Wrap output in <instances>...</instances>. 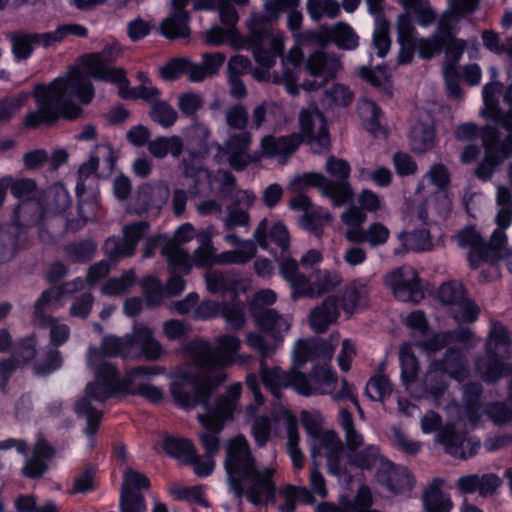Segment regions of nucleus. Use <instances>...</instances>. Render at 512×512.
Wrapping results in <instances>:
<instances>
[{
  "label": "nucleus",
  "instance_id": "nucleus-1",
  "mask_svg": "<svg viewBox=\"0 0 512 512\" xmlns=\"http://www.w3.org/2000/svg\"><path fill=\"white\" fill-rule=\"evenodd\" d=\"M249 0H194L196 11H217L221 24H215L204 32V41L211 46L228 43L235 50L251 51L257 67L252 70V77L258 82L283 84L286 91L295 96L300 88L316 92L327 86L341 69L340 59L333 54L314 52L305 63V70L312 80L306 79L301 86L297 84L298 73L303 61V52L299 44L311 40L313 31L300 32L302 13L293 8L287 16L288 28L292 31L296 45L283 56L285 34L279 30L269 29L266 17L253 12L246 20L249 31L243 36L238 28L239 14L236 6H246Z\"/></svg>",
  "mask_w": 512,
  "mask_h": 512
},
{
  "label": "nucleus",
  "instance_id": "nucleus-2",
  "mask_svg": "<svg viewBox=\"0 0 512 512\" xmlns=\"http://www.w3.org/2000/svg\"><path fill=\"white\" fill-rule=\"evenodd\" d=\"M119 51V46L113 44L105 46L100 52L85 54L79 57L76 66L71 67L64 75L57 77L50 84L36 85L33 95L37 103V110L26 115L25 126L35 128L42 123H52L59 118L75 119L79 117L82 109L75 101L84 105L88 104L95 94L91 81L83 73L95 79L118 85L124 71L112 69L110 66Z\"/></svg>",
  "mask_w": 512,
  "mask_h": 512
},
{
  "label": "nucleus",
  "instance_id": "nucleus-3",
  "mask_svg": "<svg viewBox=\"0 0 512 512\" xmlns=\"http://www.w3.org/2000/svg\"><path fill=\"white\" fill-rule=\"evenodd\" d=\"M87 362L95 375V381L87 384L85 395L76 402L74 410L79 417L86 418L85 434L92 448L102 419V411L93 403L102 404L121 394L142 396L152 403H160L164 399L163 390L151 384L150 379L164 371L160 367L140 366L121 377L115 366L110 361H105L101 351L92 349L88 350Z\"/></svg>",
  "mask_w": 512,
  "mask_h": 512
},
{
  "label": "nucleus",
  "instance_id": "nucleus-4",
  "mask_svg": "<svg viewBox=\"0 0 512 512\" xmlns=\"http://www.w3.org/2000/svg\"><path fill=\"white\" fill-rule=\"evenodd\" d=\"M338 335L330 339L309 337L298 339L292 350L293 366L284 371L280 367H268L260 363V376L264 386L275 397L282 388L292 387L303 396L331 393L336 384V372L328 362L332 359Z\"/></svg>",
  "mask_w": 512,
  "mask_h": 512
},
{
  "label": "nucleus",
  "instance_id": "nucleus-5",
  "mask_svg": "<svg viewBox=\"0 0 512 512\" xmlns=\"http://www.w3.org/2000/svg\"><path fill=\"white\" fill-rule=\"evenodd\" d=\"M195 381H189L185 375H178L170 384V394L174 403L185 410L201 405L205 412L198 415L200 424L207 432L200 434V442L206 456L214 457L219 450L218 433L225 423L233 419L242 392L240 382L231 384L224 396L214 399V394L201 392Z\"/></svg>",
  "mask_w": 512,
  "mask_h": 512
},
{
  "label": "nucleus",
  "instance_id": "nucleus-6",
  "mask_svg": "<svg viewBox=\"0 0 512 512\" xmlns=\"http://www.w3.org/2000/svg\"><path fill=\"white\" fill-rule=\"evenodd\" d=\"M224 467L230 490L239 505L243 496L253 505L266 504L274 498L276 486L273 477L276 468L258 464L243 435L228 441Z\"/></svg>",
  "mask_w": 512,
  "mask_h": 512
},
{
  "label": "nucleus",
  "instance_id": "nucleus-7",
  "mask_svg": "<svg viewBox=\"0 0 512 512\" xmlns=\"http://www.w3.org/2000/svg\"><path fill=\"white\" fill-rule=\"evenodd\" d=\"M213 349L208 340L193 339L184 346V352L197 374H192L188 366H179L170 373L171 382L178 375H185L189 381L199 384L201 392L214 394L215 389L226 379L225 367L232 364L240 349L237 336L221 334L215 340Z\"/></svg>",
  "mask_w": 512,
  "mask_h": 512
},
{
  "label": "nucleus",
  "instance_id": "nucleus-8",
  "mask_svg": "<svg viewBox=\"0 0 512 512\" xmlns=\"http://www.w3.org/2000/svg\"><path fill=\"white\" fill-rule=\"evenodd\" d=\"M84 286L85 281L81 278H76L60 287H52L44 291L35 304V317L38 325L42 328L50 329L51 343L54 347H58L66 342L70 329L65 323L44 315V311L60 308L73 293L82 290ZM61 365L62 358L59 351L56 348H48L45 359H37L34 369L38 375H47L59 369Z\"/></svg>",
  "mask_w": 512,
  "mask_h": 512
},
{
  "label": "nucleus",
  "instance_id": "nucleus-9",
  "mask_svg": "<svg viewBox=\"0 0 512 512\" xmlns=\"http://www.w3.org/2000/svg\"><path fill=\"white\" fill-rule=\"evenodd\" d=\"M19 199V204L13 211L11 222L0 227V263L11 260L16 254L20 243L26 239L24 218H29L40 208L38 199L33 197L36 183L32 179H13L11 176L0 178V207L3 204L7 190Z\"/></svg>",
  "mask_w": 512,
  "mask_h": 512
},
{
  "label": "nucleus",
  "instance_id": "nucleus-10",
  "mask_svg": "<svg viewBox=\"0 0 512 512\" xmlns=\"http://www.w3.org/2000/svg\"><path fill=\"white\" fill-rule=\"evenodd\" d=\"M301 134L293 133L276 138L267 135L261 140V152L264 157L275 158L285 164L287 159L307 140L314 153H325L330 148V135L325 116L317 107L303 109L299 117Z\"/></svg>",
  "mask_w": 512,
  "mask_h": 512
},
{
  "label": "nucleus",
  "instance_id": "nucleus-11",
  "mask_svg": "<svg viewBox=\"0 0 512 512\" xmlns=\"http://www.w3.org/2000/svg\"><path fill=\"white\" fill-rule=\"evenodd\" d=\"M116 158V153L110 144H99L92 152L90 159L79 167L75 192L80 218L67 220V230H79L90 219L91 214L98 212L100 204L97 179L113 171Z\"/></svg>",
  "mask_w": 512,
  "mask_h": 512
},
{
  "label": "nucleus",
  "instance_id": "nucleus-12",
  "mask_svg": "<svg viewBox=\"0 0 512 512\" xmlns=\"http://www.w3.org/2000/svg\"><path fill=\"white\" fill-rule=\"evenodd\" d=\"M450 174L442 163L433 164L418 183L414 200L406 202L407 211L416 214L422 224L431 226L443 222L449 215L452 199L447 190Z\"/></svg>",
  "mask_w": 512,
  "mask_h": 512
},
{
  "label": "nucleus",
  "instance_id": "nucleus-13",
  "mask_svg": "<svg viewBox=\"0 0 512 512\" xmlns=\"http://www.w3.org/2000/svg\"><path fill=\"white\" fill-rule=\"evenodd\" d=\"M496 201L501 209L498 211L495 222L497 228L493 231L491 239L486 243L481 234L473 226H468L457 235L458 244L469 248L468 262L471 268H478L482 263H494L501 257L500 246L506 242L505 230L512 222V192L504 185L497 186Z\"/></svg>",
  "mask_w": 512,
  "mask_h": 512
},
{
  "label": "nucleus",
  "instance_id": "nucleus-14",
  "mask_svg": "<svg viewBox=\"0 0 512 512\" xmlns=\"http://www.w3.org/2000/svg\"><path fill=\"white\" fill-rule=\"evenodd\" d=\"M277 300V294L272 289L257 291L249 304L250 313L257 327L267 333L272 340H266L258 332H249L246 342L250 348L262 357L272 356L282 344L291 327V317L279 314L275 309L268 308Z\"/></svg>",
  "mask_w": 512,
  "mask_h": 512
},
{
  "label": "nucleus",
  "instance_id": "nucleus-15",
  "mask_svg": "<svg viewBox=\"0 0 512 512\" xmlns=\"http://www.w3.org/2000/svg\"><path fill=\"white\" fill-rule=\"evenodd\" d=\"M508 400L512 404V379L509 383ZM444 409L450 419L465 418L472 427L477 426L484 416L498 426L512 421V408L506 402L483 403V388L479 383H468L462 388L461 404L451 400Z\"/></svg>",
  "mask_w": 512,
  "mask_h": 512
},
{
  "label": "nucleus",
  "instance_id": "nucleus-16",
  "mask_svg": "<svg viewBox=\"0 0 512 512\" xmlns=\"http://www.w3.org/2000/svg\"><path fill=\"white\" fill-rule=\"evenodd\" d=\"M89 349L101 351L105 361H109L108 358L112 356H119L123 359L145 357L154 361L159 359L164 352L162 345L154 338L153 330L143 324H135L132 332L122 337L105 336L99 349L92 347Z\"/></svg>",
  "mask_w": 512,
  "mask_h": 512
},
{
  "label": "nucleus",
  "instance_id": "nucleus-17",
  "mask_svg": "<svg viewBox=\"0 0 512 512\" xmlns=\"http://www.w3.org/2000/svg\"><path fill=\"white\" fill-rule=\"evenodd\" d=\"M226 123L231 129L239 132L229 133L225 144L215 142L217 148L216 158L221 161L224 156L228 157V163L236 171L243 170L249 163L258 161L256 155L249 153L252 143V135L246 130L248 123V111L242 104H235L228 108L225 114Z\"/></svg>",
  "mask_w": 512,
  "mask_h": 512
},
{
  "label": "nucleus",
  "instance_id": "nucleus-18",
  "mask_svg": "<svg viewBox=\"0 0 512 512\" xmlns=\"http://www.w3.org/2000/svg\"><path fill=\"white\" fill-rule=\"evenodd\" d=\"M512 340L500 322H492L485 343V356L475 363L477 372L486 383H495L512 374Z\"/></svg>",
  "mask_w": 512,
  "mask_h": 512
},
{
  "label": "nucleus",
  "instance_id": "nucleus-19",
  "mask_svg": "<svg viewBox=\"0 0 512 512\" xmlns=\"http://www.w3.org/2000/svg\"><path fill=\"white\" fill-rule=\"evenodd\" d=\"M149 232V224L145 221L135 222L123 227V237H109L105 241V253L108 260H101L92 265L87 274L88 283L93 286L106 277L111 269V263H116L123 257L132 256L141 239Z\"/></svg>",
  "mask_w": 512,
  "mask_h": 512
},
{
  "label": "nucleus",
  "instance_id": "nucleus-20",
  "mask_svg": "<svg viewBox=\"0 0 512 512\" xmlns=\"http://www.w3.org/2000/svg\"><path fill=\"white\" fill-rule=\"evenodd\" d=\"M301 422L307 434L311 438V454L325 456L330 474H341L340 459L343 451V443L334 430H322L323 416L318 411H306L301 413Z\"/></svg>",
  "mask_w": 512,
  "mask_h": 512
},
{
  "label": "nucleus",
  "instance_id": "nucleus-21",
  "mask_svg": "<svg viewBox=\"0 0 512 512\" xmlns=\"http://www.w3.org/2000/svg\"><path fill=\"white\" fill-rule=\"evenodd\" d=\"M479 4L480 0H448L447 8L439 19L436 33L416 41L419 57L431 59L440 54L444 46V37L454 35L463 16L474 13Z\"/></svg>",
  "mask_w": 512,
  "mask_h": 512
},
{
  "label": "nucleus",
  "instance_id": "nucleus-22",
  "mask_svg": "<svg viewBox=\"0 0 512 512\" xmlns=\"http://www.w3.org/2000/svg\"><path fill=\"white\" fill-rule=\"evenodd\" d=\"M326 172L337 181L332 182L319 173H307L298 179L299 186H315L322 190L324 196L332 199L335 206H342L352 199L349 184L350 165L346 160L330 156L326 162Z\"/></svg>",
  "mask_w": 512,
  "mask_h": 512
},
{
  "label": "nucleus",
  "instance_id": "nucleus-23",
  "mask_svg": "<svg viewBox=\"0 0 512 512\" xmlns=\"http://www.w3.org/2000/svg\"><path fill=\"white\" fill-rule=\"evenodd\" d=\"M339 423L344 431L348 449L347 457L351 465L362 470H370L375 466L378 468L382 461H386L376 445L370 444L361 451H357L364 444V437L355 429L352 414L345 408L339 411Z\"/></svg>",
  "mask_w": 512,
  "mask_h": 512
},
{
  "label": "nucleus",
  "instance_id": "nucleus-24",
  "mask_svg": "<svg viewBox=\"0 0 512 512\" xmlns=\"http://www.w3.org/2000/svg\"><path fill=\"white\" fill-rule=\"evenodd\" d=\"M184 173L194 182V193H200L201 182L206 181L210 192H217L222 198H228L236 188L235 176L226 170H218L215 173L208 171L201 165L198 155H191L189 161L184 160Z\"/></svg>",
  "mask_w": 512,
  "mask_h": 512
},
{
  "label": "nucleus",
  "instance_id": "nucleus-25",
  "mask_svg": "<svg viewBox=\"0 0 512 512\" xmlns=\"http://www.w3.org/2000/svg\"><path fill=\"white\" fill-rule=\"evenodd\" d=\"M482 142L485 156L476 167L475 174L481 180H488L497 166L512 156V133H508L506 138L501 140L497 128L486 125L482 129Z\"/></svg>",
  "mask_w": 512,
  "mask_h": 512
},
{
  "label": "nucleus",
  "instance_id": "nucleus-26",
  "mask_svg": "<svg viewBox=\"0 0 512 512\" xmlns=\"http://www.w3.org/2000/svg\"><path fill=\"white\" fill-rule=\"evenodd\" d=\"M253 237L256 245L275 255L278 264L283 257H291L289 253L290 234L282 221L262 219L256 227Z\"/></svg>",
  "mask_w": 512,
  "mask_h": 512
},
{
  "label": "nucleus",
  "instance_id": "nucleus-27",
  "mask_svg": "<svg viewBox=\"0 0 512 512\" xmlns=\"http://www.w3.org/2000/svg\"><path fill=\"white\" fill-rule=\"evenodd\" d=\"M158 249L166 258L169 271L190 273L192 264L188 250L178 247L167 235H154L146 239L143 257H153Z\"/></svg>",
  "mask_w": 512,
  "mask_h": 512
},
{
  "label": "nucleus",
  "instance_id": "nucleus-28",
  "mask_svg": "<svg viewBox=\"0 0 512 512\" xmlns=\"http://www.w3.org/2000/svg\"><path fill=\"white\" fill-rule=\"evenodd\" d=\"M386 285L393 291L394 296L402 302H419L424 292L417 271L404 265L385 276Z\"/></svg>",
  "mask_w": 512,
  "mask_h": 512
},
{
  "label": "nucleus",
  "instance_id": "nucleus-29",
  "mask_svg": "<svg viewBox=\"0 0 512 512\" xmlns=\"http://www.w3.org/2000/svg\"><path fill=\"white\" fill-rule=\"evenodd\" d=\"M165 286L161 281L152 275L146 276L141 281V287L145 301L149 307H155L161 304L166 297L177 296L185 289L184 273L180 270L172 272Z\"/></svg>",
  "mask_w": 512,
  "mask_h": 512
},
{
  "label": "nucleus",
  "instance_id": "nucleus-30",
  "mask_svg": "<svg viewBox=\"0 0 512 512\" xmlns=\"http://www.w3.org/2000/svg\"><path fill=\"white\" fill-rule=\"evenodd\" d=\"M40 208L29 218H24L27 224H38L40 221L59 215L71 205V197L67 188L62 183H54L49 186L38 199Z\"/></svg>",
  "mask_w": 512,
  "mask_h": 512
},
{
  "label": "nucleus",
  "instance_id": "nucleus-31",
  "mask_svg": "<svg viewBox=\"0 0 512 512\" xmlns=\"http://www.w3.org/2000/svg\"><path fill=\"white\" fill-rule=\"evenodd\" d=\"M468 42L455 38L453 35L444 37L445 63L443 77L449 95L455 99L460 98L462 89L459 85L458 62L460 61Z\"/></svg>",
  "mask_w": 512,
  "mask_h": 512
},
{
  "label": "nucleus",
  "instance_id": "nucleus-32",
  "mask_svg": "<svg viewBox=\"0 0 512 512\" xmlns=\"http://www.w3.org/2000/svg\"><path fill=\"white\" fill-rule=\"evenodd\" d=\"M150 487L149 479L133 469H126L120 496L122 512H146V504L141 489Z\"/></svg>",
  "mask_w": 512,
  "mask_h": 512
},
{
  "label": "nucleus",
  "instance_id": "nucleus-33",
  "mask_svg": "<svg viewBox=\"0 0 512 512\" xmlns=\"http://www.w3.org/2000/svg\"><path fill=\"white\" fill-rule=\"evenodd\" d=\"M502 88L503 85L499 81H489L483 86V108L480 115L486 120L500 125L508 133H512V110L504 112L499 108V97Z\"/></svg>",
  "mask_w": 512,
  "mask_h": 512
},
{
  "label": "nucleus",
  "instance_id": "nucleus-34",
  "mask_svg": "<svg viewBox=\"0 0 512 512\" xmlns=\"http://www.w3.org/2000/svg\"><path fill=\"white\" fill-rule=\"evenodd\" d=\"M436 441L444 446L446 453L459 459L473 457L481 446L479 439L467 438L464 433H457L453 424H447L437 431Z\"/></svg>",
  "mask_w": 512,
  "mask_h": 512
},
{
  "label": "nucleus",
  "instance_id": "nucleus-35",
  "mask_svg": "<svg viewBox=\"0 0 512 512\" xmlns=\"http://www.w3.org/2000/svg\"><path fill=\"white\" fill-rule=\"evenodd\" d=\"M436 138L435 120L426 110H418L408 134L409 145L415 153H424L434 146Z\"/></svg>",
  "mask_w": 512,
  "mask_h": 512
},
{
  "label": "nucleus",
  "instance_id": "nucleus-36",
  "mask_svg": "<svg viewBox=\"0 0 512 512\" xmlns=\"http://www.w3.org/2000/svg\"><path fill=\"white\" fill-rule=\"evenodd\" d=\"M377 481L394 494H405L412 490L414 480L405 467L395 466L391 461L381 462L376 473Z\"/></svg>",
  "mask_w": 512,
  "mask_h": 512
},
{
  "label": "nucleus",
  "instance_id": "nucleus-37",
  "mask_svg": "<svg viewBox=\"0 0 512 512\" xmlns=\"http://www.w3.org/2000/svg\"><path fill=\"white\" fill-rule=\"evenodd\" d=\"M377 481L394 494H405L412 490L414 480L405 467L395 466L391 461L381 462L376 473Z\"/></svg>",
  "mask_w": 512,
  "mask_h": 512
},
{
  "label": "nucleus",
  "instance_id": "nucleus-38",
  "mask_svg": "<svg viewBox=\"0 0 512 512\" xmlns=\"http://www.w3.org/2000/svg\"><path fill=\"white\" fill-rule=\"evenodd\" d=\"M188 3L189 0H171V12L160 25L161 32L166 38H186L190 35V16L185 9Z\"/></svg>",
  "mask_w": 512,
  "mask_h": 512
},
{
  "label": "nucleus",
  "instance_id": "nucleus-39",
  "mask_svg": "<svg viewBox=\"0 0 512 512\" xmlns=\"http://www.w3.org/2000/svg\"><path fill=\"white\" fill-rule=\"evenodd\" d=\"M279 273L292 290L294 300L300 297H315L314 283L298 271V262L292 257H283L279 263Z\"/></svg>",
  "mask_w": 512,
  "mask_h": 512
},
{
  "label": "nucleus",
  "instance_id": "nucleus-40",
  "mask_svg": "<svg viewBox=\"0 0 512 512\" xmlns=\"http://www.w3.org/2000/svg\"><path fill=\"white\" fill-rule=\"evenodd\" d=\"M416 29L408 13H402L397 19V42L400 46L397 61L399 64H410L414 59L416 45Z\"/></svg>",
  "mask_w": 512,
  "mask_h": 512
},
{
  "label": "nucleus",
  "instance_id": "nucleus-41",
  "mask_svg": "<svg viewBox=\"0 0 512 512\" xmlns=\"http://www.w3.org/2000/svg\"><path fill=\"white\" fill-rule=\"evenodd\" d=\"M502 480L494 473L468 474L460 477L457 482V488L464 494L478 492L480 496L487 497L493 495L501 486Z\"/></svg>",
  "mask_w": 512,
  "mask_h": 512
},
{
  "label": "nucleus",
  "instance_id": "nucleus-42",
  "mask_svg": "<svg viewBox=\"0 0 512 512\" xmlns=\"http://www.w3.org/2000/svg\"><path fill=\"white\" fill-rule=\"evenodd\" d=\"M448 377L449 374L445 371L442 362L432 361L429 364L424 378V387L427 397L430 398L436 406L442 405V398L448 388Z\"/></svg>",
  "mask_w": 512,
  "mask_h": 512
},
{
  "label": "nucleus",
  "instance_id": "nucleus-43",
  "mask_svg": "<svg viewBox=\"0 0 512 512\" xmlns=\"http://www.w3.org/2000/svg\"><path fill=\"white\" fill-rule=\"evenodd\" d=\"M169 196L168 187L163 184H144L139 187L136 195L137 203L129 205L128 211L142 213L150 207L160 208Z\"/></svg>",
  "mask_w": 512,
  "mask_h": 512
},
{
  "label": "nucleus",
  "instance_id": "nucleus-44",
  "mask_svg": "<svg viewBox=\"0 0 512 512\" xmlns=\"http://www.w3.org/2000/svg\"><path fill=\"white\" fill-rule=\"evenodd\" d=\"M278 422H283L287 436V453L296 470H301L304 467L305 457L300 450L298 420L290 411H280L277 417Z\"/></svg>",
  "mask_w": 512,
  "mask_h": 512
},
{
  "label": "nucleus",
  "instance_id": "nucleus-45",
  "mask_svg": "<svg viewBox=\"0 0 512 512\" xmlns=\"http://www.w3.org/2000/svg\"><path fill=\"white\" fill-rule=\"evenodd\" d=\"M282 410L288 411L282 405L275 404L271 418L260 416L255 419L252 425V436L258 446H264L271 436H279L285 431L283 422L277 421V417Z\"/></svg>",
  "mask_w": 512,
  "mask_h": 512
},
{
  "label": "nucleus",
  "instance_id": "nucleus-46",
  "mask_svg": "<svg viewBox=\"0 0 512 512\" xmlns=\"http://www.w3.org/2000/svg\"><path fill=\"white\" fill-rule=\"evenodd\" d=\"M205 282L209 292L214 294H230L231 298L238 297V274L232 270H213L205 275Z\"/></svg>",
  "mask_w": 512,
  "mask_h": 512
},
{
  "label": "nucleus",
  "instance_id": "nucleus-47",
  "mask_svg": "<svg viewBox=\"0 0 512 512\" xmlns=\"http://www.w3.org/2000/svg\"><path fill=\"white\" fill-rule=\"evenodd\" d=\"M368 304V281L357 279L351 282L342 297V309L349 317Z\"/></svg>",
  "mask_w": 512,
  "mask_h": 512
},
{
  "label": "nucleus",
  "instance_id": "nucleus-48",
  "mask_svg": "<svg viewBox=\"0 0 512 512\" xmlns=\"http://www.w3.org/2000/svg\"><path fill=\"white\" fill-rule=\"evenodd\" d=\"M390 236L389 229L382 223H371L366 229L345 231V238L356 244L368 243L370 247L385 244Z\"/></svg>",
  "mask_w": 512,
  "mask_h": 512
},
{
  "label": "nucleus",
  "instance_id": "nucleus-49",
  "mask_svg": "<svg viewBox=\"0 0 512 512\" xmlns=\"http://www.w3.org/2000/svg\"><path fill=\"white\" fill-rule=\"evenodd\" d=\"M339 315L337 300L334 297H327L321 305L311 311L310 326L315 332H324L330 324L338 319Z\"/></svg>",
  "mask_w": 512,
  "mask_h": 512
},
{
  "label": "nucleus",
  "instance_id": "nucleus-50",
  "mask_svg": "<svg viewBox=\"0 0 512 512\" xmlns=\"http://www.w3.org/2000/svg\"><path fill=\"white\" fill-rule=\"evenodd\" d=\"M54 449L44 440H39L33 449L31 457L27 458L22 469L28 478H37L43 475L47 469V461L53 456Z\"/></svg>",
  "mask_w": 512,
  "mask_h": 512
},
{
  "label": "nucleus",
  "instance_id": "nucleus-51",
  "mask_svg": "<svg viewBox=\"0 0 512 512\" xmlns=\"http://www.w3.org/2000/svg\"><path fill=\"white\" fill-rule=\"evenodd\" d=\"M434 362H442L449 377L458 382H462L468 377V360L463 349L449 347L443 358L434 360Z\"/></svg>",
  "mask_w": 512,
  "mask_h": 512
},
{
  "label": "nucleus",
  "instance_id": "nucleus-52",
  "mask_svg": "<svg viewBox=\"0 0 512 512\" xmlns=\"http://www.w3.org/2000/svg\"><path fill=\"white\" fill-rule=\"evenodd\" d=\"M399 360L401 365V380L405 389L411 396H418L413 386L417 380L419 363L412 351L410 344H403L399 350Z\"/></svg>",
  "mask_w": 512,
  "mask_h": 512
},
{
  "label": "nucleus",
  "instance_id": "nucleus-53",
  "mask_svg": "<svg viewBox=\"0 0 512 512\" xmlns=\"http://www.w3.org/2000/svg\"><path fill=\"white\" fill-rule=\"evenodd\" d=\"M35 356V339L28 337L23 339L15 348L9 359L0 361V377L7 378L17 367L27 363Z\"/></svg>",
  "mask_w": 512,
  "mask_h": 512
},
{
  "label": "nucleus",
  "instance_id": "nucleus-54",
  "mask_svg": "<svg viewBox=\"0 0 512 512\" xmlns=\"http://www.w3.org/2000/svg\"><path fill=\"white\" fill-rule=\"evenodd\" d=\"M233 252H220L214 246L199 245L193 252L189 253L192 267L205 268L213 265H228L227 262H238Z\"/></svg>",
  "mask_w": 512,
  "mask_h": 512
},
{
  "label": "nucleus",
  "instance_id": "nucleus-55",
  "mask_svg": "<svg viewBox=\"0 0 512 512\" xmlns=\"http://www.w3.org/2000/svg\"><path fill=\"white\" fill-rule=\"evenodd\" d=\"M357 110L368 132L376 137L387 136V130L381 124V110L373 101L361 99L358 102Z\"/></svg>",
  "mask_w": 512,
  "mask_h": 512
},
{
  "label": "nucleus",
  "instance_id": "nucleus-56",
  "mask_svg": "<svg viewBox=\"0 0 512 512\" xmlns=\"http://www.w3.org/2000/svg\"><path fill=\"white\" fill-rule=\"evenodd\" d=\"M353 92L344 84L333 83L324 89L320 99V106L324 110L334 111L338 108L347 107L353 100Z\"/></svg>",
  "mask_w": 512,
  "mask_h": 512
},
{
  "label": "nucleus",
  "instance_id": "nucleus-57",
  "mask_svg": "<svg viewBox=\"0 0 512 512\" xmlns=\"http://www.w3.org/2000/svg\"><path fill=\"white\" fill-rule=\"evenodd\" d=\"M443 479H434L423 495V504L427 512H449L452 503L442 491Z\"/></svg>",
  "mask_w": 512,
  "mask_h": 512
},
{
  "label": "nucleus",
  "instance_id": "nucleus-58",
  "mask_svg": "<svg viewBox=\"0 0 512 512\" xmlns=\"http://www.w3.org/2000/svg\"><path fill=\"white\" fill-rule=\"evenodd\" d=\"M224 241L234 246V249L226 250L225 252L235 253L234 258L239 260L238 262H227L228 265H243L256 256L257 245L254 238L241 239L234 233H228L224 236Z\"/></svg>",
  "mask_w": 512,
  "mask_h": 512
},
{
  "label": "nucleus",
  "instance_id": "nucleus-59",
  "mask_svg": "<svg viewBox=\"0 0 512 512\" xmlns=\"http://www.w3.org/2000/svg\"><path fill=\"white\" fill-rule=\"evenodd\" d=\"M117 86L119 95L123 99H142L145 102L152 103L155 102L160 95V91L153 86V84H139L137 87H129V81L125 76V72Z\"/></svg>",
  "mask_w": 512,
  "mask_h": 512
},
{
  "label": "nucleus",
  "instance_id": "nucleus-60",
  "mask_svg": "<svg viewBox=\"0 0 512 512\" xmlns=\"http://www.w3.org/2000/svg\"><path fill=\"white\" fill-rule=\"evenodd\" d=\"M149 152L156 158L162 159L167 155L178 157L183 151V141L179 136H161L148 143Z\"/></svg>",
  "mask_w": 512,
  "mask_h": 512
},
{
  "label": "nucleus",
  "instance_id": "nucleus-61",
  "mask_svg": "<svg viewBox=\"0 0 512 512\" xmlns=\"http://www.w3.org/2000/svg\"><path fill=\"white\" fill-rule=\"evenodd\" d=\"M163 448L170 457L183 464L190 463L196 451L190 440L176 437H167L164 440Z\"/></svg>",
  "mask_w": 512,
  "mask_h": 512
},
{
  "label": "nucleus",
  "instance_id": "nucleus-62",
  "mask_svg": "<svg viewBox=\"0 0 512 512\" xmlns=\"http://www.w3.org/2000/svg\"><path fill=\"white\" fill-rule=\"evenodd\" d=\"M359 75L373 87L388 95L392 94L393 84L386 66H376L375 68L361 67Z\"/></svg>",
  "mask_w": 512,
  "mask_h": 512
},
{
  "label": "nucleus",
  "instance_id": "nucleus-63",
  "mask_svg": "<svg viewBox=\"0 0 512 512\" xmlns=\"http://www.w3.org/2000/svg\"><path fill=\"white\" fill-rule=\"evenodd\" d=\"M398 240L401 242L404 250L426 251L433 247L432 237L427 229L400 232Z\"/></svg>",
  "mask_w": 512,
  "mask_h": 512
},
{
  "label": "nucleus",
  "instance_id": "nucleus-64",
  "mask_svg": "<svg viewBox=\"0 0 512 512\" xmlns=\"http://www.w3.org/2000/svg\"><path fill=\"white\" fill-rule=\"evenodd\" d=\"M407 11H411L422 27L430 26L436 19V13L428 0H400Z\"/></svg>",
  "mask_w": 512,
  "mask_h": 512
}]
</instances>
